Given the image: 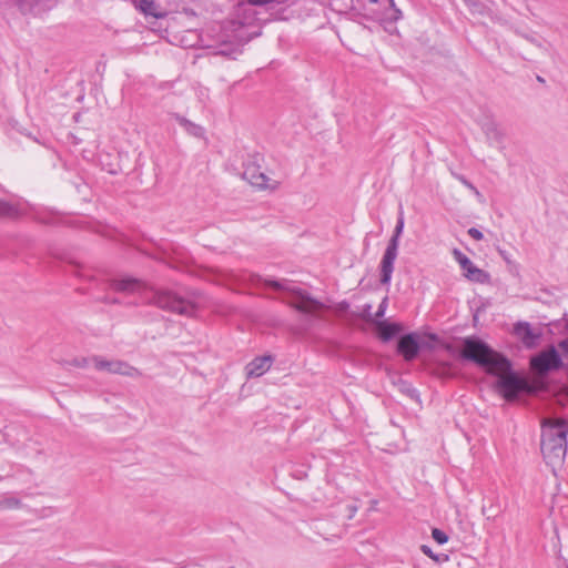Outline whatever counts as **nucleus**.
<instances>
[{"instance_id":"f257e3e1","label":"nucleus","mask_w":568,"mask_h":568,"mask_svg":"<svg viewBox=\"0 0 568 568\" xmlns=\"http://www.w3.org/2000/svg\"><path fill=\"white\" fill-rule=\"evenodd\" d=\"M459 356L483 367L488 374H493L494 368H509V359L477 336L463 339Z\"/></svg>"},{"instance_id":"f03ea898","label":"nucleus","mask_w":568,"mask_h":568,"mask_svg":"<svg viewBox=\"0 0 568 568\" xmlns=\"http://www.w3.org/2000/svg\"><path fill=\"white\" fill-rule=\"evenodd\" d=\"M568 422L562 418L545 422L540 449L551 462L564 460L567 453Z\"/></svg>"},{"instance_id":"7ed1b4c3","label":"nucleus","mask_w":568,"mask_h":568,"mask_svg":"<svg viewBox=\"0 0 568 568\" xmlns=\"http://www.w3.org/2000/svg\"><path fill=\"white\" fill-rule=\"evenodd\" d=\"M491 375L498 377L495 387L508 402L516 400L523 393L531 392L530 383L513 369L510 361L509 368H494Z\"/></svg>"},{"instance_id":"20e7f679","label":"nucleus","mask_w":568,"mask_h":568,"mask_svg":"<svg viewBox=\"0 0 568 568\" xmlns=\"http://www.w3.org/2000/svg\"><path fill=\"white\" fill-rule=\"evenodd\" d=\"M264 284L275 291H287L295 297L294 301L288 302V305L296 311L305 314H312L313 312L323 307V304L317 300L311 297L308 294L300 288L291 287L290 282L286 280L273 281L264 280Z\"/></svg>"},{"instance_id":"39448f33","label":"nucleus","mask_w":568,"mask_h":568,"mask_svg":"<svg viewBox=\"0 0 568 568\" xmlns=\"http://www.w3.org/2000/svg\"><path fill=\"white\" fill-rule=\"evenodd\" d=\"M529 365L530 369L540 377H546L551 372L565 369V362L555 345H548L532 355Z\"/></svg>"},{"instance_id":"423d86ee","label":"nucleus","mask_w":568,"mask_h":568,"mask_svg":"<svg viewBox=\"0 0 568 568\" xmlns=\"http://www.w3.org/2000/svg\"><path fill=\"white\" fill-rule=\"evenodd\" d=\"M404 229V216L403 212L399 213L397 219V223L394 230V233L387 244V247L384 252L383 258L381 261V283L389 284L392 280V274L394 271V262L397 257L399 237L403 233Z\"/></svg>"},{"instance_id":"0eeeda50","label":"nucleus","mask_w":568,"mask_h":568,"mask_svg":"<svg viewBox=\"0 0 568 568\" xmlns=\"http://www.w3.org/2000/svg\"><path fill=\"white\" fill-rule=\"evenodd\" d=\"M152 303L159 308L180 315L192 316L195 314V305L192 302L182 298L171 291L154 292Z\"/></svg>"},{"instance_id":"6e6552de","label":"nucleus","mask_w":568,"mask_h":568,"mask_svg":"<svg viewBox=\"0 0 568 568\" xmlns=\"http://www.w3.org/2000/svg\"><path fill=\"white\" fill-rule=\"evenodd\" d=\"M92 363L98 371H104L110 374H118L129 377H139L142 375L138 368L121 359L108 361L100 356H93Z\"/></svg>"},{"instance_id":"1a4fd4ad","label":"nucleus","mask_w":568,"mask_h":568,"mask_svg":"<svg viewBox=\"0 0 568 568\" xmlns=\"http://www.w3.org/2000/svg\"><path fill=\"white\" fill-rule=\"evenodd\" d=\"M453 255L454 258L460 265L464 272V276L467 280L480 284L487 283L489 281V274L486 271L478 268L476 265H474L470 258L467 257L462 251H459L458 248H454Z\"/></svg>"},{"instance_id":"9d476101","label":"nucleus","mask_w":568,"mask_h":568,"mask_svg":"<svg viewBox=\"0 0 568 568\" xmlns=\"http://www.w3.org/2000/svg\"><path fill=\"white\" fill-rule=\"evenodd\" d=\"M420 352L419 335L417 333H407L399 336L397 341V353L406 362L414 361Z\"/></svg>"},{"instance_id":"9b49d317","label":"nucleus","mask_w":568,"mask_h":568,"mask_svg":"<svg viewBox=\"0 0 568 568\" xmlns=\"http://www.w3.org/2000/svg\"><path fill=\"white\" fill-rule=\"evenodd\" d=\"M514 333L527 348L536 347L538 339L541 337V333L532 329L531 325L527 322L515 324Z\"/></svg>"},{"instance_id":"f8f14e48","label":"nucleus","mask_w":568,"mask_h":568,"mask_svg":"<svg viewBox=\"0 0 568 568\" xmlns=\"http://www.w3.org/2000/svg\"><path fill=\"white\" fill-rule=\"evenodd\" d=\"M273 363V358L270 355L255 357L245 366L247 378L260 377L266 373Z\"/></svg>"},{"instance_id":"ddd939ff","label":"nucleus","mask_w":568,"mask_h":568,"mask_svg":"<svg viewBox=\"0 0 568 568\" xmlns=\"http://www.w3.org/2000/svg\"><path fill=\"white\" fill-rule=\"evenodd\" d=\"M243 179H245L250 184L257 186L260 189H264L267 186L268 178L264 172L261 171L260 166L254 163H250L245 166L243 171Z\"/></svg>"},{"instance_id":"4468645a","label":"nucleus","mask_w":568,"mask_h":568,"mask_svg":"<svg viewBox=\"0 0 568 568\" xmlns=\"http://www.w3.org/2000/svg\"><path fill=\"white\" fill-rule=\"evenodd\" d=\"M378 331V337L383 342H389L402 331V325L398 323H389L387 321H375Z\"/></svg>"},{"instance_id":"2eb2a0df","label":"nucleus","mask_w":568,"mask_h":568,"mask_svg":"<svg viewBox=\"0 0 568 568\" xmlns=\"http://www.w3.org/2000/svg\"><path fill=\"white\" fill-rule=\"evenodd\" d=\"M110 286L118 292L133 293L142 288V282L133 277L115 278L110 282Z\"/></svg>"},{"instance_id":"dca6fc26","label":"nucleus","mask_w":568,"mask_h":568,"mask_svg":"<svg viewBox=\"0 0 568 568\" xmlns=\"http://www.w3.org/2000/svg\"><path fill=\"white\" fill-rule=\"evenodd\" d=\"M175 119L179 122V124L181 126H183L189 134H191L195 138H203L204 129L201 125L195 124V123L191 122L190 120H187L186 118L181 116V115H176Z\"/></svg>"},{"instance_id":"f3484780","label":"nucleus","mask_w":568,"mask_h":568,"mask_svg":"<svg viewBox=\"0 0 568 568\" xmlns=\"http://www.w3.org/2000/svg\"><path fill=\"white\" fill-rule=\"evenodd\" d=\"M135 8L141 11L145 16H152L154 18H160L161 14H159L155 11V2L154 0H132Z\"/></svg>"},{"instance_id":"a211bd4d","label":"nucleus","mask_w":568,"mask_h":568,"mask_svg":"<svg viewBox=\"0 0 568 568\" xmlns=\"http://www.w3.org/2000/svg\"><path fill=\"white\" fill-rule=\"evenodd\" d=\"M20 214L18 205L0 200V219H16Z\"/></svg>"},{"instance_id":"6ab92c4d","label":"nucleus","mask_w":568,"mask_h":568,"mask_svg":"<svg viewBox=\"0 0 568 568\" xmlns=\"http://www.w3.org/2000/svg\"><path fill=\"white\" fill-rule=\"evenodd\" d=\"M484 131L489 140L500 142L503 139V133L494 122L486 123L484 126Z\"/></svg>"},{"instance_id":"aec40b11","label":"nucleus","mask_w":568,"mask_h":568,"mask_svg":"<svg viewBox=\"0 0 568 568\" xmlns=\"http://www.w3.org/2000/svg\"><path fill=\"white\" fill-rule=\"evenodd\" d=\"M437 343H439V337L434 333L427 334L425 339H419L420 349L433 351Z\"/></svg>"},{"instance_id":"412c9836","label":"nucleus","mask_w":568,"mask_h":568,"mask_svg":"<svg viewBox=\"0 0 568 568\" xmlns=\"http://www.w3.org/2000/svg\"><path fill=\"white\" fill-rule=\"evenodd\" d=\"M296 0H246V2L251 6L255 7H264L268 6L271 3H277V4H293Z\"/></svg>"},{"instance_id":"4be33fe9","label":"nucleus","mask_w":568,"mask_h":568,"mask_svg":"<svg viewBox=\"0 0 568 568\" xmlns=\"http://www.w3.org/2000/svg\"><path fill=\"white\" fill-rule=\"evenodd\" d=\"M465 3L469 7V9L473 13H478L480 16H485L488 12V8L486 6H484L481 2H479L478 0H469V1H466Z\"/></svg>"},{"instance_id":"5701e85b","label":"nucleus","mask_w":568,"mask_h":568,"mask_svg":"<svg viewBox=\"0 0 568 568\" xmlns=\"http://www.w3.org/2000/svg\"><path fill=\"white\" fill-rule=\"evenodd\" d=\"M432 537L439 545H444L445 542L448 541V536L446 535V532L438 528H434L432 530Z\"/></svg>"},{"instance_id":"b1692460","label":"nucleus","mask_w":568,"mask_h":568,"mask_svg":"<svg viewBox=\"0 0 568 568\" xmlns=\"http://www.w3.org/2000/svg\"><path fill=\"white\" fill-rule=\"evenodd\" d=\"M387 305H388V298L387 297H384L381 302V304L378 305V308L375 313V318H374V322L375 321H379L382 317H384L385 315V312H386V308H387Z\"/></svg>"},{"instance_id":"393cba45","label":"nucleus","mask_w":568,"mask_h":568,"mask_svg":"<svg viewBox=\"0 0 568 568\" xmlns=\"http://www.w3.org/2000/svg\"><path fill=\"white\" fill-rule=\"evenodd\" d=\"M558 348L561 351L562 356L568 361V337L558 343ZM565 369L568 372V363H565Z\"/></svg>"},{"instance_id":"a878e982","label":"nucleus","mask_w":568,"mask_h":568,"mask_svg":"<svg viewBox=\"0 0 568 568\" xmlns=\"http://www.w3.org/2000/svg\"><path fill=\"white\" fill-rule=\"evenodd\" d=\"M420 550L423 551V554L434 559L436 562H439L442 560V557L439 555H435L430 547L427 545H422Z\"/></svg>"},{"instance_id":"bb28decb","label":"nucleus","mask_w":568,"mask_h":568,"mask_svg":"<svg viewBox=\"0 0 568 568\" xmlns=\"http://www.w3.org/2000/svg\"><path fill=\"white\" fill-rule=\"evenodd\" d=\"M90 362H92V357L91 358L80 357V358H74L70 364L73 366H77V367H87Z\"/></svg>"},{"instance_id":"cd10ccee","label":"nucleus","mask_w":568,"mask_h":568,"mask_svg":"<svg viewBox=\"0 0 568 568\" xmlns=\"http://www.w3.org/2000/svg\"><path fill=\"white\" fill-rule=\"evenodd\" d=\"M468 234H469V236H470V237H473V239H474V240H476V241H480V240H483V239H484V234H483V232H481V231H479V230H478V229H476V227H470V229L468 230Z\"/></svg>"},{"instance_id":"c85d7f7f","label":"nucleus","mask_w":568,"mask_h":568,"mask_svg":"<svg viewBox=\"0 0 568 568\" xmlns=\"http://www.w3.org/2000/svg\"><path fill=\"white\" fill-rule=\"evenodd\" d=\"M520 37H523L524 39H526L527 41H529L530 43L537 45L538 48H541V43L532 36L530 34H527V33H523V32H517Z\"/></svg>"},{"instance_id":"c756f323","label":"nucleus","mask_w":568,"mask_h":568,"mask_svg":"<svg viewBox=\"0 0 568 568\" xmlns=\"http://www.w3.org/2000/svg\"><path fill=\"white\" fill-rule=\"evenodd\" d=\"M389 1H390V6L393 8V16L390 17V20L397 21L398 19L402 18V11L395 7L394 0H389Z\"/></svg>"},{"instance_id":"7c9ffc66","label":"nucleus","mask_w":568,"mask_h":568,"mask_svg":"<svg viewBox=\"0 0 568 568\" xmlns=\"http://www.w3.org/2000/svg\"><path fill=\"white\" fill-rule=\"evenodd\" d=\"M499 254L505 260L506 263H508V264L511 263L509 254L506 251L499 250Z\"/></svg>"},{"instance_id":"2f4dec72","label":"nucleus","mask_w":568,"mask_h":568,"mask_svg":"<svg viewBox=\"0 0 568 568\" xmlns=\"http://www.w3.org/2000/svg\"><path fill=\"white\" fill-rule=\"evenodd\" d=\"M462 182L468 186L469 189L474 190L477 194H478V191L476 190V187L470 183L468 182L466 179H462Z\"/></svg>"},{"instance_id":"473e14b6","label":"nucleus","mask_w":568,"mask_h":568,"mask_svg":"<svg viewBox=\"0 0 568 568\" xmlns=\"http://www.w3.org/2000/svg\"><path fill=\"white\" fill-rule=\"evenodd\" d=\"M348 510H349L348 517L352 518L354 516V514L357 511V507L355 505H349Z\"/></svg>"},{"instance_id":"72a5a7b5","label":"nucleus","mask_w":568,"mask_h":568,"mask_svg":"<svg viewBox=\"0 0 568 568\" xmlns=\"http://www.w3.org/2000/svg\"><path fill=\"white\" fill-rule=\"evenodd\" d=\"M442 365H443V367H444L445 369H450V367H452V364H450V363H448V362H444V363H442Z\"/></svg>"},{"instance_id":"f704fd0d","label":"nucleus","mask_w":568,"mask_h":568,"mask_svg":"<svg viewBox=\"0 0 568 568\" xmlns=\"http://www.w3.org/2000/svg\"><path fill=\"white\" fill-rule=\"evenodd\" d=\"M445 349H447L448 352H453V346L450 344H445L444 345Z\"/></svg>"},{"instance_id":"c9c22d12","label":"nucleus","mask_w":568,"mask_h":568,"mask_svg":"<svg viewBox=\"0 0 568 568\" xmlns=\"http://www.w3.org/2000/svg\"><path fill=\"white\" fill-rule=\"evenodd\" d=\"M348 307V304L346 302H343L341 304V310H346Z\"/></svg>"},{"instance_id":"e433bc0d","label":"nucleus","mask_w":568,"mask_h":568,"mask_svg":"<svg viewBox=\"0 0 568 568\" xmlns=\"http://www.w3.org/2000/svg\"><path fill=\"white\" fill-rule=\"evenodd\" d=\"M104 302L105 303H118V300H108V298H104Z\"/></svg>"},{"instance_id":"4c0bfd02","label":"nucleus","mask_w":568,"mask_h":568,"mask_svg":"<svg viewBox=\"0 0 568 568\" xmlns=\"http://www.w3.org/2000/svg\"><path fill=\"white\" fill-rule=\"evenodd\" d=\"M537 80H538L539 82H544V79H542L541 77H537Z\"/></svg>"},{"instance_id":"58836bf2","label":"nucleus","mask_w":568,"mask_h":568,"mask_svg":"<svg viewBox=\"0 0 568 568\" xmlns=\"http://www.w3.org/2000/svg\"><path fill=\"white\" fill-rule=\"evenodd\" d=\"M371 3H377L378 0H369Z\"/></svg>"}]
</instances>
